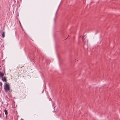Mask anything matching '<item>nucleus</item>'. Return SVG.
<instances>
[{
    "label": "nucleus",
    "instance_id": "39448f33",
    "mask_svg": "<svg viewBox=\"0 0 120 120\" xmlns=\"http://www.w3.org/2000/svg\"><path fill=\"white\" fill-rule=\"evenodd\" d=\"M4 75V74L3 73H2L0 72V77H3Z\"/></svg>",
    "mask_w": 120,
    "mask_h": 120
},
{
    "label": "nucleus",
    "instance_id": "6e6552de",
    "mask_svg": "<svg viewBox=\"0 0 120 120\" xmlns=\"http://www.w3.org/2000/svg\"><path fill=\"white\" fill-rule=\"evenodd\" d=\"M19 24H20V26H21V28H22V25H21V23L20 22V21H19Z\"/></svg>",
    "mask_w": 120,
    "mask_h": 120
},
{
    "label": "nucleus",
    "instance_id": "423d86ee",
    "mask_svg": "<svg viewBox=\"0 0 120 120\" xmlns=\"http://www.w3.org/2000/svg\"><path fill=\"white\" fill-rule=\"evenodd\" d=\"M2 37L3 38L5 37V33L4 32H3L2 33Z\"/></svg>",
    "mask_w": 120,
    "mask_h": 120
},
{
    "label": "nucleus",
    "instance_id": "20e7f679",
    "mask_svg": "<svg viewBox=\"0 0 120 120\" xmlns=\"http://www.w3.org/2000/svg\"><path fill=\"white\" fill-rule=\"evenodd\" d=\"M4 112H5V114L6 115V118H7V115L8 114V112H7L6 109H5V110Z\"/></svg>",
    "mask_w": 120,
    "mask_h": 120
},
{
    "label": "nucleus",
    "instance_id": "f03ea898",
    "mask_svg": "<svg viewBox=\"0 0 120 120\" xmlns=\"http://www.w3.org/2000/svg\"><path fill=\"white\" fill-rule=\"evenodd\" d=\"M2 80L4 82L5 81L6 82H7V79L5 77H4V78H3V77H2Z\"/></svg>",
    "mask_w": 120,
    "mask_h": 120
},
{
    "label": "nucleus",
    "instance_id": "1a4fd4ad",
    "mask_svg": "<svg viewBox=\"0 0 120 120\" xmlns=\"http://www.w3.org/2000/svg\"><path fill=\"white\" fill-rule=\"evenodd\" d=\"M84 36H83L82 38V40H83V38H84Z\"/></svg>",
    "mask_w": 120,
    "mask_h": 120
},
{
    "label": "nucleus",
    "instance_id": "7ed1b4c3",
    "mask_svg": "<svg viewBox=\"0 0 120 120\" xmlns=\"http://www.w3.org/2000/svg\"><path fill=\"white\" fill-rule=\"evenodd\" d=\"M58 8L57 9V10H56V13H55V18L54 19V22H55V21H56V15L57 14V11H58Z\"/></svg>",
    "mask_w": 120,
    "mask_h": 120
},
{
    "label": "nucleus",
    "instance_id": "0eeeda50",
    "mask_svg": "<svg viewBox=\"0 0 120 120\" xmlns=\"http://www.w3.org/2000/svg\"><path fill=\"white\" fill-rule=\"evenodd\" d=\"M2 83L0 82V85L1 87H2Z\"/></svg>",
    "mask_w": 120,
    "mask_h": 120
},
{
    "label": "nucleus",
    "instance_id": "f257e3e1",
    "mask_svg": "<svg viewBox=\"0 0 120 120\" xmlns=\"http://www.w3.org/2000/svg\"><path fill=\"white\" fill-rule=\"evenodd\" d=\"M4 87L5 92H7L9 91V92L10 93L12 91L8 83H5Z\"/></svg>",
    "mask_w": 120,
    "mask_h": 120
}]
</instances>
